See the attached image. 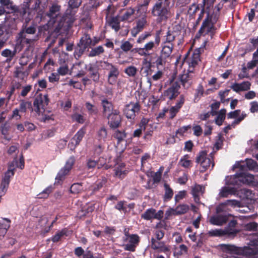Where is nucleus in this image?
Here are the masks:
<instances>
[{
  "mask_svg": "<svg viewBox=\"0 0 258 258\" xmlns=\"http://www.w3.org/2000/svg\"><path fill=\"white\" fill-rule=\"evenodd\" d=\"M219 11L220 8H218L217 12H213V13L207 12L206 13V17L196 34L197 38L208 35L211 37V39L213 38L218 29L221 27V24H218L217 26H215L220 18Z\"/></svg>",
  "mask_w": 258,
  "mask_h": 258,
  "instance_id": "f257e3e1",
  "label": "nucleus"
},
{
  "mask_svg": "<svg viewBox=\"0 0 258 258\" xmlns=\"http://www.w3.org/2000/svg\"><path fill=\"white\" fill-rule=\"evenodd\" d=\"M151 14L159 23L167 21L172 16L170 0H157L152 8Z\"/></svg>",
  "mask_w": 258,
  "mask_h": 258,
  "instance_id": "f03ea898",
  "label": "nucleus"
},
{
  "mask_svg": "<svg viewBox=\"0 0 258 258\" xmlns=\"http://www.w3.org/2000/svg\"><path fill=\"white\" fill-rule=\"evenodd\" d=\"M253 237L254 238L250 240V245L255 246L254 248L249 246L239 247L229 244H224L223 247L226 250L238 255L246 256L255 255L258 253V248L256 247L258 246V235L254 234Z\"/></svg>",
  "mask_w": 258,
  "mask_h": 258,
  "instance_id": "7ed1b4c3",
  "label": "nucleus"
},
{
  "mask_svg": "<svg viewBox=\"0 0 258 258\" xmlns=\"http://www.w3.org/2000/svg\"><path fill=\"white\" fill-rule=\"evenodd\" d=\"M76 13V10L67 9L58 22L56 27V31L57 32H60L61 30L63 31H69L72 27L75 20V16Z\"/></svg>",
  "mask_w": 258,
  "mask_h": 258,
  "instance_id": "20e7f679",
  "label": "nucleus"
},
{
  "mask_svg": "<svg viewBox=\"0 0 258 258\" xmlns=\"http://www.w3.org/2000/svg\"><path fill=\"white\" fill-rule=\"evenodd\" d=\"M92 46V39L90 34L85 33L81 37L77 46L75 48L74 55L76 59H79L86 49L88 50Z\"/></svg>",
  "mask_w": 258,
  "mask_h": 258,
  "instance_id": "39448f33",
  "label": "nucleus"
},
{
  "mask_svg": "<svg viewBox=\"0 0 258 258\" xmlns=\"http://www.w3.org/2000/svg\"><path fill=\"white\" fill-rule=\"evenodd\" d=\"M49 99L47 94L43 95L42 93L36 94L34 98L32 112L34 111L38 116L44 113L46 107L48 105Z\"/></svg>",
  "mask_w": 258,
  "mask_h": 258,
  "instance_id": "423d86ee",
  "label": "nucleus"
},
{
  "mask_svg": "<svg viewBox=\"0 0 258 258\" xmlns=\"http://www.w3.org/2000/svg\"><path fill=\"white\" fill-rule=\"evenodd\" d=\"M210 154L211 158L207 157V152L206 150H202L199 152L196 158V162L200 165L201 169L200 171L204 172L208 170L210 165H212L213 168L215 165L213 157Z\"/></svg>",
  "mask_w": 258,
  "mask_h": 258,
  "instance_id": "0eeeda50",
  "label": "nucleus"
},
{
  "mask_svg": "<svg viewBox=\"0 0 258 258\" xmlns=\"http://www.w3.org/2000/svg\"><path fill=\"white\" fill-rule=\"evenodd\" d=\"M38 40V36H34L33 37H27L23 32H20L16 37L15 45V48L18 51H20L25 46L29 47Z\"/></svg>",
  "mask_w": 258,
  "mask_h": 258,
  "instance_id": "6e6552de",
  "label": "nucleus"
},
{
  "mask_svg": "<svg viewBox=\"0 0 258 258\" xmlns=\"http://www.w3.org/2000/svg\"><path fill=\"white\" fill-rule=\"evenodd\" d=\"M76 161L74 156H71L66 162L63 167H62L58 172L55 177L54 184H61L63 181L65 179L66 175H68Z\"/></svg>",
  "mask_w": 258,
  "mask_h": 258,
  "instance_id": "1a4fd4ad",
  "label": "nucleus"
},
{
  "mask_svg": "<svg viewBox=\"0 0 258 258\" xmlns=\"http://www.w3.org/2000/svg\"><path fill=\"white\" fill-rule=\"evenodd\" d=\"M30 0H25L24 2L19 6L15 5H11V10L12 12L17 13L23 19H25L26 21L30 20L29 15L30 12Z\"/></svg>",
  "mask_w": 258,
  "mask_h": 258,
  "instance_id": "9d476101",
  "label": "nucleus"
},
{
  "mask_svg": "<svg viewBox=\"0 0 258 258\" xmlns=\"http://www.w3.org/2000/svg\"><path fill=\"white\" fill-rule=\"evenodd\" d=\"M243 161L237 162L233 166L234 168H239L240 170V179L241 180V185L243 184H250L253 182L254 176L246 172L245 165H242Z\"/></svg>",
  "mask_w": 258,
  "mask_h": 258,
  "instance_id": "9b49d317",
  "label": "nucleus"
},
{
  "mask_svg": "<svg viewBox=\"0 0 258 258\" xmlns=\"http://www.w3.org/2000/svg\"><path fill=\"white\" fill-rule=\"evenodd\" d=\"M105 118L107 120V124L111 130L117 129L121 125L122 117L118 109H116V111Z\"/></svg>",
  "mask_w": 258,
  "mask_h": 258,
  "instance_id": "f8f14e48",
  "label": "nucleus"
},
{
  "mask_svg": "<svg viewBox=\"0 0 258 258\" xmlns=\"http://www.w3.org/2000/svg\"><path fill=\"white\" fill-rule=\"evenodd\" d=\"M180 86L179 83L177 81L173 82L171 85L163 92L162 96L164 97V99H168L170 101L175 99L180 94Z\"/></svg>",
  "mask_w": 258,
  "mask_h": 258,
  "instance_id": "ddd939ff",
  "label": "nucleus"
},
{
  "mask_svg": "<svg viewBox=\"0 0 258 258\" xmlns=\"http://www.w3.org/2000/svg\"><path fill=\"white\" fill-rule=\"evenodd\" d=\"M105 69L108 71L107 82L110 85H114L116 83L119 75V71L117 66L111 63L104 61Z\"/></svg>",
  "mask_w": 258,
  "mask_h": 258,
  "instance_id": "4468645a",
  "label": "nucleus"
},
{
  "mask_svg": "<svg viewBox=\"0 0 258 258\" xmlns=\"http://www.w3.org/2000/svg\"><path fill=\"white\" fill-rule=\"evenodd\" d=\"M141 106L138 101L136 103L131 102L126 104L124 109V114L127 119L134 120L136 116V113H139Z\"/></svg>",
  "mask_w": 258,
  "mask_h": 258,
  "instance_id": "2eb2a0df",
  "label": "nucleus"
},
{
  "mask_svg": "<svg viewBox=\"0 0 258 258\" xmlns=\"http://www.w3.org/2000/svg\"><path fill=\"white\" fill-rule=\"evenodd\" d=\"M194 69H188L187 72L184 71L183 73L179 76V79L182 87L185 89H188L192 83Z\"/></svg>",
  "mask_w": 258,
  "mask_h": 258,
  "instance_id": "dca6fc26",
  "label": "nucleus"
},
{
  "mask_svg": "<svg viewBox=\"0 0 258 258\" xmlns=\"http://www.w3.org/2000/svg\"><path fill=\"white\" fill-rule=\"evenodd\" d=\"M124 241H127L128 243L123 245L125 250L134 252L136 250L137 246L139 245L140 241V238L137 234H132L127 238H125Z\"/></svg>",
  "mask_w": 258,
  "mask_h": 258,
  "instance_id": "f3484780",
  "label": "nucleus"
},
{
  "mask_svg": "<svg viewBox=\"0 0 258 258\" xmlns=\"http://www.w3.org/2000/svg\"><path fill=\"white\" fill-rule=\"evenodd\" d=\"M101 105L102 107V116L103 118L111 114L116 109H114L112 102L108 101L106 98H104L101 100Z\"/></svg>",
  "mask_w": 258,
  "mask_h": 258,
  "instance_id": "a211bd4d",
  "label": "nucleus"
},
{
  "mask_svg": "<svg viewBox=\"0 0 258 258\" xmlns=\"http://www.w3.org/2000/svg\"><path fill=\"white\" fill-rule=\"evenodd\" d=\"M238 231L235 229H225L224 230L222 229H214L209 231L206 234H205V235H208L210 237H217V236H221L226 234L228 235H235Z\"/></svg>",
  "mask_w": 258,
  "mask_h": 258,
  "instance_id": "6ab92c4d",
  "label": "nucleus"
},
{
  "mask_svg": "<svg viewBox=\"0 0 258 258\" xmlns=\"http://www.w3.org/2000/svg\"><path fill=\"white\" fill-rule=\"evenodd\" d=\"M151 247L153 249L158 250V251L167 254L170 252V248L163 241L156 240L154 238H151Z\"/></svg>",
  "mask_w": 258,
  "mask_h": 258,
  "instance_id": "aec40b11",
  "label": "nucleus"
},
{
  "mask_svg": "<svg viewBox=\"0 0 258 258\" xmlns=\"http://www.w3.org/2000/svg\"><path fill=\"white\" fill-rule=\"evenodd\" d=\"M147 21L146 17H142L137 21L136 26L131 30V34L132 36L136 37L140 32L142 31L146 25Z\"/></svg>",
  "mask_w": 258,
  "mask_h": 258,
  "instance_id": "412c9836",
  "label": "nucleus"
},
{
  "mask_svg": "<svg viewBox=\"0 0 258 258\" xmlns=\"http://www.w3.org/2000/svg\"><path fill=\"white\" fill-rule=\"evenodd\" d=\"M85 69H87L89 72V77L92 79L95 82H98L100 78V74L98 72V68L97 66L92 63L88 65L85 64Z\"/></svg>",
  "mask_w": 258,
  "mask_h": 258,
  "instance_id": "4be33fe9",
  "label": "nucleus"
},
{
  "mask_svg": "<svg viewBox=\"0 0 258 258\" xmlns=\"http://www.w3.org/2000/svg\"><path fill=\"white\" fill-rule=\"evenodd\" d=\"M149 122V119L143 117L137 125L139 128L135 130L132 135L134 138H140L143 133V131H145L146 129L147 124Z\"/></svg>",
  "mask_w": 258,
  "mask_h": 258,
  "instance_id": "5701e85b",
  "label": "nucleus"
},
{
  "mask_svg": "<svg viewBox=\"0 0 258 258\" xmlns=\"http://www.w3.org/2000/svg\"><path fill=\"white\" fill-rule=\"evenodd\" d=\"M86 133V127L84 126L81 127L72 138L71 143L72 144H75V147H76L80 144Z\"/></svg>",
  "mask_w": 258,
  "mask_h": 258,
  "instance_id": "b1692460",
  "label": "nucleus"
},
{
  "mask_svg": "<svg viewBox=\"0 0 258 258\" xmlns=\"http://www.w3.org/2000/svg\"><path fill=\"white\" fill-rule=\"evenodd\" d=\"M228 221V217L226 215H217L211 216L209 222L214 225L221 226L225 224Z\"/></svg>",
  "mask_w": 258,
  "mask_h": 258,
  "instance_id": "393cba45",
  "label": "nucleus"
},
{
  "mask_svg": "<svg viewBox=\"0 0 258 258\" xmlns=\"http://www.w3.org/2000/svg\"><path fill=\"white\" fill-rule=\"evenodd\" d=\"M200 49H197L195 50L194 51L191 57L188 60V69H194L195 68L198 64L199 61H201L200 59Z\"/></svg>",
  "mask_w": 258,
  "mask_h": 258,
  "instance_id": "a878e982",
  "label": "nucleus"
},
{
  "mask_svg": "<svg viewBox=\"0 0 258 258\" xmlns=\"http://www.w3.org/2000/svg\"><path fill=\"white\" fill-rule=\"evenodd\" d=\"M70 234V231L67 228H64L61 230H59L51 237V240L54 243L58 242L60 241L64 237H68Z\"/></svg>",
  "mask_w": 258,
  "mask_h": 258,
  "instance_id": "bb28decb",
  "label": "nucleus"
},
{
  "mask_svg": "<svg viewBox=\"0 0 258 258\" xmlns=\"http://www.w3.org/2000/svg\"><path fill=\"white\" fill-rule=\"evenodd\" d=\"M160 34V32L159 31L156 33L154 42L153 41H149L144 45L145 49L148 53H150V51L153 50L154 48L159 45L161 41Z\"/></svg>",
  "mask_w": 258,
  "mask_h": 258,
  "instance_id": "cd10ccee",
  "label": "nucleus"
},
{
  "mask_svg": "<svg viewBox=\"0 0 258 258\" xmlns=\"http://www.w3.org/2000/svg\"><path fill=\"white\" fill-rule=\"evenodd\" d=\"M107 179L105 177H102L98 179L93 185H92L90 189L92 191L91 194H95L105 185L107 182Z\"/></svg>",
  "mask_w": 258,
  "mask_h": 258,
  "instance_id": "c85d7f7f",
  "label": "nucleus"
},
{
  "mask_svg": "<svg viewBox=\"0 0 258 258\" xmlns=\"http://www.w3.org/2000/svg\"><path fill=\"white\" fill-rule=\"evenodd\" d=\"M239 177L240 172H237L233 175L227 176L226 178V184L228 185H237L238 186L241 185Z\"/></svg>",
  "mask_w": 258,
  "mask_h": 258,
  "instance_id": "c756f323",
  "label": "nucleus"
},
{
  "mask_svg": "<svg viewBox=\"0 0 258 258\" xmlns=\"http://www.w3.org/2000/svg\"><path fill=\"white\" fill-rule=\"evenodd\" d=\"M237 191L235 187L223 186L220 189L219 197L221 198H227L229 195H234Z\"/></svg>",
  "mask_w": 258,
  "mask_h": 258,
  "instance_id": "7c9ffc66",
  "label": "nucleus"
},
{
  "mask_svg": "<svg viewBox=\"0 0 258 258\" xmlns=\"http://www.w3.org/2000/svg\"><path fill=\"white\" fill-rule=\"evenodd\" d=\"M107 136V130L104 126H101L96 131V138L100 143L105 142Z\"/></svg>",
  "mask_w": 258,
  "mask_h": 258,
  "instance_id": "2f4dec72",
  "label": "nucleus"
},
{
  "mask_svg": "<svg viewBox=\"0 0 258 258\" xmlns=\"http://www.w3.org/2000/svg\"><path fill=\"white\" fill-rule=\"evenodd\" d=\"M161 50L160 54L168 58L170 56L173 52L174 44H167L165 42H162L161 44Z\"/></svg>",
  "mask_w": 258,
  "mask_h": 258,
  "instance_id": "473e14b6",
  "label": "nucleus"
},
{
  "mask_svg": "<svg viewBox=\"0 0 258 258\" xmlns=\"http://www.w3.org/2000/svg\"><path fill=\"white\" fill-rule=\"evenodd\" d=\"M114 176L120 179H123L127 173L128 171L125 169L124 163H121L114 169Z\"/></svg>",
  "mask_w": 258,
  "mask_h": 258,
  "instance_id": "72a5a7b5",
  "label": "nucleus"
},
{
  "mask_svg": "<svg viewBox=\"0 0 258 258\" xmlns=\"http://www.w3.org/2000/svg\"><path fill=\"white\" fill-rule=\"evenodd\" d=\"M107 21L108 25L116 32H118L120 30V21L118 16L111 17L108 18Z\"/></svg>",
  "mask_w": 258,
  "mask_h": 258,
  "instance_id": "f704fd0d",
  "label": "nucleus"
},
{
  "mask_svg": "<svg viewBox=\"0 0 258 258\" xmlns=\"http://www.w3.org/2000/svg\"><path fill=\"white\" fill-rule=\"evenodd\" d=\"M11 33L5 24H0V41H4V43H6L10 37Z\"/></svg>",
  "mask_w": 258,
  "mask_h": 258,
  "instance_id": "c9c22d12",
  "label": "nucleus"
},
{
  "mask_svg": "<svg viewBox=\"0 0 258 258\" xmlns=\"http://www.w3.org/2000/svg\"><path fill=\"white\" fill-rule=\"evenodd\" d=\"M14 162H9L8 163V168L7 171L5 172V175L3 179H5L8 182H10L11 178L14 176L16 168H14Z\"/></svg>",
  "mask_w": 258,
  "mask_h": 258,
  "instance_id": "e433bc0d",
  "label": "nucleus"
},
{
  "mask_svg": "<svg viewBox=\"0 0 258 258\" xmlns=\"http://www.w3.org/2000/svg\"><path fill=\"white\" fill-rule=\"evenodd\" d=\"M190 156L188 154L183 156L178 162V165L184 168H190L192 166V162L189 159Z\"/></svg>",
  "mask_w": 258,
  "mask_h": 258,
  "instance_id": "4c0bfd02",
  "label": "nucleus"
},
{
  "mask_svg": "<svg viewBox=\"0 0 258 258\" xmlns=\"http://www.w3.org/2000/svg\"><path fill=\"white\" fill-rule=\"evenodd\" d=\"M61 6L56 4H54L50 8L49 11L47 14V16L51 18L57 17L60 13Z\"/></svg>",
  "mask_w": 258,
  "mask_h": 258,
  "instance_id": "58836bf2",
  "label": "nucleus"
},
{
  "mask_svg": "<svg viewBox=\"0 0 258 258\" xmlns=\"http://www.w3.org/2000/svg\"><path fill=\"white\" fill-rule=\"evenodd\" d=\"M188 247L185 244H180L179 246L174 247V255L176 256H181L184 254H186L188 252Z\"/></svg>",
  "mask_w": 258,
  "mask_h": 258,
  "instance_id": "ea45409f",
  "label": "nucleus"
},
{
  "mask_svg": "<svg viewBox=\"0 0 258 258\" xmlns=\"http://www.w3.org/2000/svg\"><path fill=\"white\" fill-rule=\"evenodd\" d=\"M226 109L225 108L221 109L217 114L215 118V123L218 126L222 125L226 117Z\"/></svg>",
  "mask_w": 258,
  "mask_h": 258,
  "instance_id": "a19ab883",
  "label": "nucleus"
},
{
  "mask_svg": "<svg viewBox=\"0 0 258 258\" xmlns=\"http://www.w3.org/2000/svg\"><path fill=\"white\" fill-rule=\"evenodd\" d=\"M85 106L89 115H96L98 114V109L95 105L87 101L85 102Z\"/></svg>",
  "mask_w": 258,
  "mask_h": 258,
  "instance_id": "79ce46f5",
  "label": "nucleus"
},
{
  "mask_svg": "<svg viewBox=\"0 0 258 258\" xmlns=\"http://www.w3.org/2000/svg\"><path fill=\"white\" fill-rule=\"evenodd\" d=\"M113 137L117 140V143L119 144L122 142L126 137V133L125 130H116L114 132Z\"/></svg>",
  "mask_w": 258,
  "mask_h": 258,
  "instance_id": "37998d69",
  "label": "nucleus"
},
{
  "mask_svg": "<svg viewBox=\"0 0 258 258\" xmlns=\"http://www.w3.org/2000/svg\"><path fill=\"white\" fill-rule=\"evenodd\" d=\"M32 108H33V106L32 105L31 102L22 100L20 102L19 109L21 112L25 113L27 109H30L32 111Z\"/></svg>",
  "mask_w": 258,
  "mask_h": 258,
  "instance_id": "c03bdc74",
  "label": "nucleus"
},
{
  "mask_svg": "<svg viewBox=\"0 0 258 258\" xmlns=\"http://www.w3.org/2000/svg\"><path fill=\"white\" fill-rule=\"evenodd\" d=\"M5 220L7 221V223H0V239L4 237L10 227L11 221L7 218H5Z\"/></svg>",
  "mask_w": 258,
  "mask_h": 258,
  "instance_id": "a18cd8bd",
  "label": "nucleus"
},
{
  "mask_svg": "<svg viewBox=\"0 0 258 258\" xmlns=\"http://www.w3.org/2000/svg\"><path fill=\"white\" fill-rule=\"evenodd\" d=\"M156 210L154 208H149L141 215V218L146 220H151L154 219V212Z\"/></svg>",
  "mask_w": 258,
  "mask_h": 258,
  "instance_id": "49530a36",
  "label": "nucleus"
},
{
  "mask_svg": "<svg viewBox=\"0 0 258 258\" xmlns=\"http://www.w3.org/2000/svg\"><path fill=\"white\" fill-rule=\"evenodd\" d=\"M176 37V35L171 33L170 29H168L166 35L164 36V39L163 42H165L167 44H174V42Z\"/></svg>",
  "mask_w": 258,
  "mask_h": 258,
  "instance_id": "de8ad7c7",
  "label": "nucleus"
},
{
  "mask_svg": "<svg viewBox=\"0 0 258 258\" xmlns=\"http://www.w3.org/2000/svg\"><path fill=\"white\" fill-rule=\"evenodd\" d=\"M165 194L164 195V201H168L170 200L173 196V191L167 183H164Z\"/></svg>",
  "mask_w": 258,
  "mask_h": 258,
  "instance_id": "09e8293b",
  "label": "nucleus"
},
{
  "mask_svg": "<svg viewBox=\"0 0 258 258\" xmlns=\"http://www.w3.org/2000/svg\"><path fill=\"white\" fill-rule=\"evenodd\" d=\"M200 10V7L199 5H197L196 3H192L190 5L187 10V13L189 16V17L194 18L196 13Z\"/></svg>",
  "mask_w": 258,
  "mask_h": 258,
  "instance_id": "8fccbe9b",
  "label": "nucleus"
},
{
  "mask_svg": "<svg viewBox=\"0 0 258 258\" xmlns=\"http://www.w3.org/2000/svg\"><path fill=\"white\" fill-rule=\"evenodd\" d=\"M71 118L73 121H76L80 124H83L86 120L85 117L82 114L78 112H74L72 114Z\"/></svg>",
  "mask_w": 258,
  "mask_h": 258,
  "instance_id": "3c124183",
  "label": "nucleus"
},
{
  "mask_svg": "<svg viewBox=\"0 0 258 258\" xmlns=\"http://www.w3.org/2000/svg\"><path fill=\"white\" fill-rule=\"evenodd\" d=\"M104 52V49L101 45L97 46L92 48L90 51L88 56L90 57H94L99 55L100 54Z\"/></svg>",
  "mask_w": 258,
  "mask_h": 258,
  "instance_id": "603ef678",
  "label": "nucleus"
},
{
  "mask_svg": "<svg viewBox=\"0 0 258 258\" xmlns=\"http://www.w3.org/2000/svg\"><path fill=\"white\" fill-rule=\"evenodd\" d=\"M11 162H14V168H19L21 169H23L25 167V160L23 155L21 154L19 160L18 161L17 158L15 157Z\"/></svg>",
  "mask_w": 258,
  "mask_h": 258,
  "instance_id": "864d4df0",
  "label": "nucleus"
},
{
  "mask_svg": "<svg viewBox=\"0 0 258 258\" xmlns=\"http://www.w3.org/2000/svg\"><path fill=\"white\" fill-rule=\"evenodd\" d=\"M53 187L52 185H50L44 189L41 192L39 193L38 195L39 199H46L48 197L49 194L53 190Z\"/></svg>",
  "mask_w": 258,
  "mask_h": 258,
  "instance_id": "5fc2aeb1",
  "label": "nucleus"
},
{
  "mask_svg": "<svg viewBox=\"0 0 258 258\" xmlns=\"http://www.w3.org/2000/svg\"><path fill=\"white\" fill-rule=\"evenodd\" d=\"M124 73L130 77H134L137 74L138 69L133 66H130L126 67L124 71Z\"/></svg>",
  "mask_w": 258,
  "mask_h": 258,
  "instance_id": "6e6d98bb",
  "label": "nucleus"
},
{
  "mask_svg": "<svg viewBox=\"0 0 258 258\" xmlns=\"http://www.w3.org/2000/svg\"><path fill=\"white\" fill-rule=\"evenodd\" d=\"M20 32H23L26 35L27 34H35L36 32V28L35 25H32L28 27L25 26V27L23 26Z\"/></svg>",
  "mask_w": 258,
  "mask_h": 258,
  "instance_id": "4d7b16f0",
  "label": "nucleus"
},
{
  "mask_svg": "<svg viewBox=\"0 0 258 258\" xmlns=\"http://www.w3.org/2000/svg\"><path fill=\"white\" fill-rule=\"evenodd\" d=\"M203 187L201 185H196L191 190L192 195L195 199L196 202H197V200H199V194L200 192H202L203 190Z\"/></svg>",
  "mask_w": 258,
  "mask_h": 258,
  "instance_id": "13d9d810",
  "label": "nucleus"
},
{
  "mask_svg": "<svg viewBox=\"0 0 258 258\" xmlns=\"http://www.w3.org/2000/svg\"><path fill=\"white\" fill-rule=\"evenodd\" d=\"M17 51L18 50L16 49L15 47L14 48V50L13 51L9 49H5L2 52L1 55L3 56L9 57L10 60H11L16 55Z\"/></svg>",
  "mask_w": 258,
  "mask_h": 258,
  "instance_id": "bf43d9fd",
  "label": "nucleus"
},
{
  "mask_svg": "<svg viewBox=\"0 0 258 258\" xmlns=\"http://www.w3.org/2000/svg\"><path fill=\"white\" fill-rule=\"evenodd\" d=\"M49 27L47 24L39 26L38 33L35 36H38V38L42 35L44 36L46 32H49Z\"/></svg>",
  "mask_w": 258,
  "mask_h": 258,
  "instance_id": "052dcab7",
  "label": "nucleus"
},
{
  "mask_svg": "<svg viewBox=\"0 0 258 258\" xmlns=\"http://www.w3.org/2000/svg\"><path fill=\"white\" fill-rule=\"evenodd\" d=\"M189 210L188 206L186 205H180L175 209V212L177 215H181L186 213Z\"/></svg>",
  "mask_w": 258,
  "mask_h": 258,
  "instance_id": "680f3d73",
  "label": "nucleus"
},
{
  "mask_svg": "<svg viewBox=\"0 0 258 258\" xmlns=\"http://www.w3.org/2000/svg\"><path fill=\"white\" fill-rule=\"evenodd\" d=\"M81 0H69L68 2L69 7L68 9H72L73 10H76L81 5Z\"/></svg>",
  "mask_w": 258,
  "mask_h": 258,
  "instance_id": "e2e57ef3",
  "label": "nucleus"
},
{
  "mask_svg": "<svg viewBox=\"0 0 258 258\" xmlns=\"http://www.w3.org/2000/svg\"><path fill=\"white\" fill-rule=\"evenodd\" d=\"M14 76L15 78H20L23 80L27 76V74L26 72L23 71V69L21 67L16 68L14 72Z\"/></svg>",
  "mask_w": 258,
  "mask_h": 258,
  "instance_id": "0e129e2a",
  "label": "nucleus"
},
{
  "mask_svg": "<svg viewBox=\"0 0 258 258\" xmlns=\"http://www.w3.org/2000/svg\"><path fill=\"white\" fill-rule=\"evenodd\" d=\"M82 190V184L80 183H75L72 185L70 191L73 194H78Z\"/></svg>",
  "mask_w": 258,
  "mask_h": 258,
  "instance_id": "69168bd1",
  "label": "nucleus"
},
{
  "mask_svg": "<svg viewBox=\"0 0 258 258\" xmlns=\"http://www.w3.org/2000/svg\"><path fill=\"white\" fill-rule=\"evenodd\" d=\"M135 10L130 8L127 9L121 17L122 21H126L135 13Z\"/></svg>",
  "mask_w": 258,
  "mask_h": 258,
  "instance_id": "338daca9",
  "label": "nucleus"
},
{
  "mask_svg": "<svg viewBox=\"0 0 258 258\" xmlns=\"http://www.w3.org/2000/svg\"><path fill=\"white\" fill-rule=\"evenodd\" d=\"M182 30V26L180 24H177L172 26V29H170L171 33L178 36L180 35Z\"/></svg>",
  "mask_w": 258,
  "mask_h": 258,
  "instance_id": "774afa93",
  "label": "nucleus"
}]
</instances>
